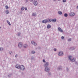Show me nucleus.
Returning <instances> with one entry per match:
<instances>
[{
	"label": "nucleus",
	"instance_id": "nucleus-1",
	"mask_svg": "<svg viewBox=\"0 0 78 78\" xmlns=\"http://www.w3.org/2000/svg\"><path fill=\"white\" fill-rule=\"evenodd\" d=\"M48 62H47L45 64L44 66H45V70L46 72H48L49 70H50V69L48 68Z\"/></svg>",
	"mask_w": 78,
	"mask_h": 78
},
{
	"label": "nucleus",
	"instance_id": "nucleus-2",
	"mask_svg": "<svg viewBox=\"0 0 78 78\" xmlns=\"http://www.w3.org/2000/svg\"><path fill=\"white\" fill-rule=\"evenodd\" d=\"M20 68L21 70H23L25 69V67H24V66L23 65L20 66Z\"/></svg>",
	"mask_w": 78,
	"mask_h": 78
},
{
	"label": "nucleus",
	"instance_id": "nucleus-3",
	"mask_svg": "<svg viewBox=\"0 0 78 78\" xmlns=\"http://www.w3.org/2000/svg\"><path fill=\"white\" fill-rule=\"evenodd\" d=\"M69 15L70 16H75V13L71 12L69 13Z\"/></svg>",
	"mask_w": 78,
	"mask_h": 78
},
{
	"label": "nucleus",
	"instance_id": "nucleus-4",
	"mask_svg": "<svg viewBox=\"0 0 78 78\" xmlns=\"http://www.w3.org/2000/svg\"><path fill=\"white\" fill-rule=\"evenodd\" d=\"M48 22V20H45L42 21V22L43 23H47Z\"/></svg>",
	"mask_w": 78,
	"mask_h": 78
},
{
	"label": "nucleus",
	"instance_id": "nucleus-5",
	"mask_svg": "<svg viewBox=\"0 0 78 78\" xmlns=\"http://www.w3.org/2000/svg\"><path fill=\"white\" fill-rule=\"evenodd\" d=\"M18 47H20V48H21L22 47V43H20L18 44Z\"/></svg>",
	"mask_w": 78,
	"mask_h": 78
},
{
	"label": "nucleus",
	"instance_id": "nucleus-6",
	"mask_svg": "<svg viewBox=\"0 0 78 78\" xmlns=\"http://www.w3.org/2000/svg\"><path fill=\"white\" fill-rule=\"evenodd\" d=\"M34 4L35 6H36L37 5V0L35 1L34 2Z\"/></svg>",
	"mask_w": 78,
	"mask_h": 78
},
{
	"label": "nucleus",
	"instance_id": "nucleus-7",
	"mask_svg": "<svg viewBox=\"0 0 78 78\" xmlns=\"http://www.w3.org/2000/svg\"><path fill=\"white\" fill-rule=\"evenodd\" d=\"M58 30L62 33L63 32V30H62L61 29V28L60 27L58 28Z\"/></svg>",
	"mask_w": 78,
	"mask_h": 78
},
{
	"label": "nucleus",
	"instance_id": "nucleus-8",
	"mask_svg": "<svg viewBox=\"0 0 78 78\" xmlns=\"http://www.w3.org/2000/svg\"><path fill=\"white\" fill-rule=\"evenodd\" d=\"M64 54L62 52H60L58 54L59 56H62Z\"/></svg>",
	"mask_w": 78,
	"mask_h": 78
},
{
	"label": "nucleus",
	"instance_id": "nucleus-9",
	"mask_svg": "<svg viewBox=\"0 0 78 78\" xmlns=\"http://www.w3.org/2000/svg\"><path fill=\"white\" fill-rule=\"evenodd\" d=\"M31 43L32 44H33L34 45H37V44H36V43L34 42V41H31Z\"/></svg>",
	"mask_w": 78,
	"mask_h": 78
},
{
	"label": "nucleus",
	"instance_id": "nucleus-10",
	"mask_svg": "<svg viewBox=\"0 0 78 78\" xmlns=\"http://www.w3.org/2000/svg\"><path fill=\"white\" fill-rule=\"evenodd\" d=\"M20 67L19 65H17L16 66V67L17 69H20Z\"/></svg>",
	"mask_w": 78,
	"mask_h": 78
},
{
	"label": "nucleus",
	"instance_id": "nucleus-11",
	"mask_svg": "<svg viewBox=\"0 0 78 78\" xmlns=\"http://www.w3.org/2000/svg\"><path fill=\"white\" fill-rule=\"evenodd\" d=\"M5 13L6 14H9V11L8 10H6L5 11Z\"/></svg>",
	"mask_w": 78,
	"mask_h": 78
},
{
	"label": "nucleus",
	"instance_id": "nucleus-12",
	"mask_svg": "<svg viewBox=\"0 0 78 78\" xmlns=\"http://www.w3.org/2000/svg\"><path fill=\"white\" fill-rule=\"evenodd\" d=\"M56 22V19H55L52 20V22Z\"/></svg>",
	"mask_w": 78,
	"mask_h": 78
},
{
	"label": "nucleus",
	"instance_id": "nucleus-13",
	"mask_svg": "<svg viewBox=\"0 0 78 78\" xmlns=\"http://www.w3.org/2000/svg\"><path fill=\"white\" fill-rule=\"evenodd\" d=\"M47 27L48 28H51V26L50 25H47Z\"/></svg>",
	"mask_w": 78,
	"mask_h": 78
},
{
	"label": "nucleus",
	"instance_id": "nucleus-14",
	"mask_svg": "<svg viewBox=\"0 0 78 78\" xmlns=\"http://www.w3.org/2000/svg\"><path fill=\"white\" fill-rule=\"evenodd\" d=\"M32 16H36V14H35L34 13H32Z\"/></svg>",
	"mask_w": 78,
	"mask_h": 78
},
{
	"label": "nucleus",
	"instance_id": "nucleus-15",
	"mask_svg": "<svg viewBox=\"0 0 78 78\" xmlns=\"http://www.w3.org/2000/svg\"><path fill=\"white\" fill-rule=\"evenodd\" d=\"M75 59L73 58L71 60V61H72V62H75Z\"/></svg>",
	"mask_w": 78,
	"mask_h": 78
},
{
	"label": "nucleus",
	"instance_id": "nucleus-16",
	"mask_svg": "<svg viewBox=\"0 0 78 78\" xmlns=\"http://www.w3.org/2000/svg\"><path fill=\"white\" fill-rule=\"evenodd\" d=\"M58 13L59 14H60L61 15L62 14V12H61V11H58Z\"/></svg>",
	"mask_w": 78,
	"mask_h": 78
},
{
	"label": "nucleus",
	"instance_id": "nucleus-17",
	"mask_svg": "<svg viewBox=\"0 0 78 78\" xmlns=\"http://www.w3.org/2000/svg\"><path fill=\"white\" fill-rule=\"evenodd\" d=\"M28 47V45L27 44H25L24 45V48H27Z\"/></svg>",
	"mask_w": 78,
	"mask_h": 78
},
{
	"label": "nucleus",
	"instance_id": "nucleus-18",
	"mask_svg": "<svg viewBox=\"0 0 78 78\" xmlns=\"http://www.w3.org/2000/svg\"><path fill=\"white\" fill-rule=\"evenodd\" d=\"M69 60H71V58H72V56H69Z\"/></svg>",
	"mask_w": 78,
	"mask_h": 78
},
{
	"label": "nucleus",
	"instance_id": "nucleus-19",
	"mask_svg": "<svg viewBox=\"0 0 78 78\" xmlns=\"http://www.w3.org/2000/svg\"><path fill=\"white\" fill-rule=\"evenodd\" d=\"M24 9H25V7H23L21 8V10L22 11H23Z\"/></svg>",
	"mask_w": 78,
	"mask_h": 78
},
{
	"label": "nucleus",
	"instance_id": "nucleus-20",
	"mask_svg": "<svg viewBox=\"0 0 78 78\" xmlns=\"http://www.w3.org/2000/svg\"><path fill=\"white\" fill-rule=\"evenodd\" d=\"M67 16H68L67 14V13H65V14H64V16H65V17H67Z\"/></svg>",
	"mask_w": 78,
	"mask_h": 78
},
{
	"label": "nucleus",
	"instance_id": "nucleus-21",
	"mask_svg": "<svg viewBox=\"0 0 78 78\" xmlns=\"http://www.w3.org/2000/svg\"><path fill=\"white\" fill-rule=\"evenodd\" d=\"M51 21H53V19H50L49 20V22H51Z\"/></svg>",
	"mask_w": 78,
	"mask_h": 78
},
{
	"label": "nucleus",
	"instance_id": "nucleus-22",
	"mask_svg": "<svg viewBox=\"0 0 78 78\" xmlns=\"http://www.w3.org/2000/svg\"><path fill=\"white\" fill-rule=\"evenodd\" d=\"M36 0H31V2H35V1Z\"/></svg>",
	"mask_w": 78,
	"mask_h": 78
},
{
	"label": "nucleus",
	"instance_id": "nucleus-23",
	"mask_svg": "<svg viewBox=\"0 0 78 78\" xmlns=\"http://www.w3.org/2000/svg\"><path fill=\"white\" fill-rule=\"evenodd\" d=\"M5 8L6 9H8V8H9L8 7V5H6Z\"/></svg>",
	"mask_w": 78,
	"mask_h": 78
},
{
	"label": "nucleus",
	"instance_id": "nucleus-24",
	"mask_svg": "<svg viewBox=\"0 0 78 78\" xmlns=\"http://www.w3.org/2000/svg\"><path fill=\"white\" fill-rule=\"evenodd\" d=\"M35 53V51H32V54H34V53Z\"/></svg>",
	"mask_w": 78,
	"mask_h": 78
},
{
	"label": "nucleus",
	"instance_id": "nucleus-25",
	"mask_svg": "<svg viewBox=\"0 0 78 78\" xmlns=\"http://www.w3.org/2000/svg\"><path fill=\"white\" fill-rule=\"evenodd\" d=\"M57 50L56 49V48H54V51H56Z\"/></svg>",
	"mask_w": 78,
	"mask_h": 78
},
{
	"label": "nucleus",
	"instance_id": "nucleus-26",
	"mask_svg": "<svg viewBox=\"0 0 78 78\" xmlns=\"http://www.w3.org/2000/svg\"><path fill=\"white\" fill-rule=\"evenodd\" d=\"M63 0V2H66V0Z\"/></svg>",
	"mask_w": 78,
	"mask_h": 78
},
{
	"label": "nucleus",
	"instance_id": "nucleus-27",
	"mask_svg": "<svg viewBox=\"0 0 78 78\" xmlns=\"http://www.w3.org/2000/svg\"><path fill=\"white\" fill-rule=\"evenodd\" d=\"M1 49H2V50H3V48H0V50H1Z\"/></svg>",
	"mask_w": 78,
	"mask_h": 78
},
{
	"label": "nucleus",
	"instance_id": "nucleus-28",
	"mask_svg": "<svg viewBox=\"0 0 78 78\" xmlns=\"http://www.w3.org/2000/svg\"><path fill=\"white\" fill-rule=\"evenodd\" d=\"M43 62H45V59H43Z\"/></svg>",
	"mask_w": 78,
	"mask_h": 78
},
{
	"label": "nucleus",
	"instance_id": "nucleus-29",
	"mask_svg": "<svg viewBox=\"0 0 78 78\" xmlns=\"http://www.w3.org/2000/svg\"><path fill=\"white\" fill-rule=\"evenodd\" d=\"M71 41V39H68V41Z\"/></svg>",
	"mask_w": 78,
	"mask_h": 78
},
{
	"label": "nucleus",
	"instance_id": "nucleus-30",
	"mask_svg": "<svg viewBox=\"0 0 78 78\" xmlns=\"http://www.w3.org/2000/svg\"><path fill=\"white\" fill-rule=\"evenodd\" d=\"M8 24L9 25H11V23H10L9 22L8 23Z\"/></svg>",
	"mask_w": 78,
	"mask_h": 78
},
{
	"label": "nucleus",
	"instance_id": "nucleus-31",
	"mask_svg": "<svg viewBox=\"0 0 78 78\" xmlns=\"http://www.w3.org/2000/svg\"><path fill=\"white\" fill-rule=\"evenodd\" d=\"M64 37L63 36L62 37L61 39H64Z\"/></svg>",
	"mask_w": 78,
	"mask_h": 78
},
{
	"label": "nucleus",
	"instance_id": "nucleus-32",
	"mask_svg": "<svg viewBox=\"0 0 78 78\" xmlns=\"http://www.w3.org/2000/svg\"><path fill=\"white\" fill-rule=\"evenodd\" d=\"M25 10H26V11H27V7H25Z\"/></svg>",
	"mask_w": 78,
	"mask_h": 78
},
{
	"label": "nucleus",
	"instance_id": "nucleus-33",
	"mask_svg": "<svg viewBox=\"0 0 78 78\" xmlns=\"http://www.w3.org/2000/svg\"><path fill=\"white\" fill-rule=\"evenodd\" d=\"M15 57L17 58V55H16L15 56Z\"/></svg>",
	"mask_w": 78,
	"mask_h": 78
},
{
	"label": "nucleus",
	"instance_id": "nucleus-34",
	"mask_svg": "<svg viewBox=\"0 0 78 78\" xmlns=\"http://www.w3.org/2000/svg\"><path fill=\"white\" fill-rule=\"evenodd\" d=\"M18 34V36H19V35L20 34V33H19V34Z\"/></svg>",
	"mask_w": 78,
	"mask_h": 78
},
{
	"label": "nucleus",
	"instance_id": "nucleus-35",
	"mask_svg": "<svg viewBox=\"0 0 78 78\" xmlns=\"http://www.w3.org/2000/svg\"><path fill=\"white\" fill-rule=\"evenodd\" d=\"M7 23H9V21H8V20H7Z\"/></svg>",
	"mask_w": 78,
	"mask_h": 78
},
{
	"label": "nucleus",
	"instance_id": "nucleus-36",
	"mask_svg": "<svg viewBox=\"0 0 78 78\" xmlns=\"http://www.w3.org/2000/svg\"><path fill=\"white\" fill-rule=\"evenodd\" d=\"M75 49H72V50H74Z\"/></svg>",
	"mask_w": 78,
	"mask_h": 78
},
{
	"label": "nucleus",
	"instance_id": "nucleus-37",
	"mask_svg": "<svg viewBox=\"0 0 78 78\" xmlns=\"http://www.w3.org/2000/svg\"><path fill=\"white\" fill-rule=\"evenodd\" d=\"M77 8L78 9V6H77Z\"/></svg>",
	"mask_w": 78,
	"mask_h": 78
},
{
	"label": "nucleus",
	"instance_id": "nucleus-38",
	"mask_svg": "<svg viewBox=\"0 0 78 78\" xmlns=\"http://www.w3.org/2000/svg\"><path fill=\"white\" fill-rule=\"evenodd\" d=\"M54 1H55L56 0H53Z\"/></svg>",
	"mask_w": 78,
	"mask_h": 78
},
{
	"label": "nucleus",
	"instance_id": "nucleus-39",
	"mask_svg": "<svg viewBox=\"0 0 78 78\" xmlns=\"http://www.w3.org/2000/svg\"><path fill=\"white\" fill-rule=\"evenodd\" d=\"M58 1H60V0H58Z\"/></svg>",
	"mask_w": 78,
	"mask_h": 78
},
{
	"label": "nucleus",
	"instance_id": "nucleus-40",
	"mask_svg": "<svg viewBox=\"0 0 78 78\" xmlns=\"http://www.w3.org/2000/svg\"><path fill=\"white\" fill-rule=\"evenodd\" d=\"M1 28V27H0V29Z\"/></svg>",
	"mask_w": 78,
	"mask_h": 78
},
{
	"label": "nucleus",
	"instance_id": "nucleus-41",
	"mask_svg": "<svg viewBox=\"0 0 78 78\" xmlns=\"http://www.w3.org/2000/svg\"><path fill=\"white\" fill-rule=\"evenodd\" d=\"M10 55H11V53H10Z\"/></svg>",
	"mask_w": 78,
	"mask_h": 78
},
{
	"label": "nucleus",
	"instance_id": "nucleus-42",
	"mask_svg": "<svg viewBox=\"0 0 78 78\" xmlns=\"http://www.w3.org/2000/svg\"><path fill=\"white\" fill-rule=\"evenodd\" d=\"M10 52H11V53H12V51H11Z\"/></svg>",
	"mask_w": 78,
	"mask_h": 78
}]
</instances>
